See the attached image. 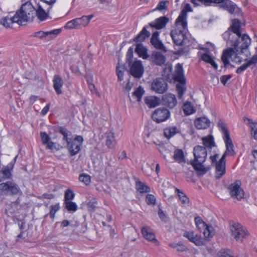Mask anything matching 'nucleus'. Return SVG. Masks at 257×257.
Segmentation results:
<instances>
[{"mask_svg": "<svg viewBox=\"0 0 257 257\" xmlns=\"http://www.w3.org/2000/svg\"><path fill=\"white\" fill-rule=\"evenodd\" d=\"M240 27V21L233 19L228 30L225 32L222 36L228 45L233 46L237 51L243 52L248 48L251 39L246 34L241 35Z\"/></svg>", "mask_w": 257, "mask_h": 257, "instance_id": "1", "label": "nucleus"}, {"mask_svg": "<svg viewBox=\"0 0 257 257\" xmlns=\"http://www.w3.org/2000/svg\"><path fill=\"white\" fill-rule=\"evenodd\" d=\"M176 27L171 31L170 35L174 44L176 46H182L184 48L190 46L191 44V38L187 33V24L185 27L179 24H175Z\"/></svg>", "mask_w": 257, "mask_h": 257, "instance_id": "2", "label": "nucleus"}, {"mask_svg": "<svg viewBox=\"0 0 257 257\" xmlns=\"http://www.w3.org/2000/svg\"><path fill=\"white\" fill-rule=\"evenodd\" d=\"M207 154L205 147L199 145L194 147V160L191 162V164L195 170L202 172L203 174L206 172L203 164L206 159Z\"/></svg>", "mask_w": 257, "mask_h": 257, "instance_id": "3", "label": "nucleus"}, {"mask_svg": "<svg viewBox=\"0 0 257 257\" xmlns=\"http://www.w3.org/2000/svg\"><path fill=\"white\" fill-rule=\"evenodd\" d=\"M35 9L30 2H27L16 12L14 18L20 23V25H23L34 18Z\"/></svg>", "mask_w": 257, "mask_h": 257, "instance_id": "4", "label": "nucleus"}, {"mask_svg": "<svg viewBox=\"0 0 257 257\" xmlns=\"http://www.w3.org/2000/svg\"><path fill=\"white\" fill-rule=\"evenodd\" d=\"M175 81L178 82L179 84L176 85V90L178 94L179 98H181L186 91V79L184 76V70L182 66L178 63L175 67V72L173 76Z\"/></svg>", "mask_w": 257, "mask_h": 257, "instance_id": "5", "label": "nucleus"}, {"mask_svg": "<svg viewBox=\"0 0 257 257\" xmlns=\"http://www.w3.org/2000/svg\"><path fill=\"white\" fill-rule=\"evenodd\" d=\"M93 17V15H91L74 19L66 23L65 28L69 29H80L85 27L89 24Z\"/></svg>", "mask_w": 257, "mask_h": 257, "instance_id": "6", "label": "nucleus"}, {"mask_svg": "<svg viewBox=\"0 0 257 257\" xmlns=\"http://www.w3.org/2000/svg\"><path fill=\"white\" fill-rule=\"evenodd\" d=\"M21 189L14 182L8 181L0 183V195H14L19 193Z\"/></svg>", "mask_w": 257, "mask_h": 257, "instance_id": "7", "label": "nucleus"}, {"mask_svg": "<svg viewBox=\"0 0 257 257\" xmlns=\"http://www.w3.org/2000/svg\"><path fill=\"white\" fill-rule=\"evenodd\" d=\"M231 236L238 242H242L248 235L245 227L238 223H234L230 226Z\"/></svg>", "mask_w": 257, "mask_h": 257, "instance_id": "8", "label": "nucleus"}, {"mask_svg": "<svg viewBox=\"0 0 257 257\" xmlns=\"http://www.w3.org/2000/svg\"><path fill=\"white\" fill-rule=\"evenodd\" d=\"M230 46L231 47L227 48L223 51L221 56V61L223 63L224 66L225 67H227L229 65H231V66L234 67L230 64L229 60L234 53H236V56L238 55L244 54L246 57H247L249 54L248 48L246 49V51H244V52H241V51H237L233 46Z\"/></svg>", "mask_w": 257, "mask_h": 257, "instance_id": "9", "label": "nucleus"}, {"mask_svg": "<svg viewBox=\"0 0 257 257\" xmlns=\"http://www.w3.org/2000/svg\"><path fill=\"white\" fill-rule=\"evenodd\" d=\"M83 141L81 136H77L74 139L67 143L66 147L71 156L76 155L80 151Z\"/></svg>", "mask_w": 257, "mask_h": 257, "instance_id": "10", "label": "nucleus"}, {"mask_svg": "<svg viewBox=\"0 0 257 257\" xmlns=\"http://www.w3.org/2000/svg\"><path fill=\"white\" fill-rule=\"evenodd\" d=\"M195 221L197 228L200 232L203 231L205 238H209L215 234L214 228L205 224L200 217H196Z\"/></svg>", "mask_w": 257, "mask_h": 257, "instance_id": "11", "label": "nucleus"}, {"mask_svg": "<svg viewBox=\"0 0 257 257\" xmlns=\"http://www.w3.org/2000/svg\"><path fill=\"white\" fill-rule=\"evenodd\" d=\"M61 29H55L52 31L47 32L40 31L34 33L33 34L32 36L34 37H37L41 39L43 41L47 42L53 39L61 32Z\"/></svg>", "mask_w": 257, "mask_h": 257, "instance_id": "12", "label": "nucleus"}, {"mask_svg": "<svg viewBox=\"0 0 257 257\" xmlns=\"http://www.w3.org/2000/svg\"><path fill=\"white\" fill-rule=\"evenodd\" d=\"M151 89L157 93L163 94L168 90V84L164 78H158L152 82Z\"/></svg>", "mask_w": 257, "mask_h": 257, "instance_id": "13", "label": "nucleus"}, {"mask_svg": "<svg viewBox=\"0 0 257 257\" xmlns=\"http://www.w3.org/2000/svg\"><path fill=\"white\" fill-rule=\"evenodd\" d=\"M241 182L237 180L230 184L228 187L231 196L238 200H241L244 197V192L240 187Z\"/></svg>", "mask_w": 257, "mask_h": 257, "instance_id": "14", "label": "nucleus"}, {"mask_svg": "<svg viewBox=\"0 0 257 257\" xmlns=\"http://www.w3.org/2000/svg\"><path fill=\"white\" fill-rule=\"evenodd\" d=\"M170 116V112L164 107L156 109L152 114V119L155 121L160 123L167 120Z\"/></svg>", "mask_w": 257, "mask_h": 257, "instance_id": "15", "label": "nucleus"}, {"mask_svg": "<svg viewBox=\"0 0 257 257\" xmlns=\"http://www.w3.org/2000/svg\"><path fill=\"white\" fill-rule=\"evenodd\" d=\"M144 72V67L141 61L137 60L132 63L130 73L133 77L139 79L143 76Z\"/></svg>", "mask_w": 257, "mask_h": 257, "instance_id": "16", "label": "nucleus"}, {"mask_svg": "<svg viewBox=\"0 0 257 257\" xmlns=\"http://www.w3.org/2000/svg\"><path fill=\"white\" fill-rule=\"evenodd\" d=\"M193 10L189 4H186L183 9L181 11L179 16L176 20L175 24L179 25V24L185 27L187 24V13L192 12Z\"/></svg>", "mask_w": 257, "mask_h": 257, "instance_id": "17", "label": "nucleus"}, {"mask_svg": "<svg viewBox=\"0 0 257 257\" xmlns=\"http://www.w3.org/2000/svg\"><path fill=\"white\" fill-rule=\"evenodd\" d=\"M162 103L163 105L172 109L176 106L177 101L174 94L169 93L162 96Z\"/></svg>", "mask_w": 257, "mask_h": 257, "instance_id": "18", "label": "nucleus"}, {"mask_svg": "<svg viewBox=\"0 0 257 257\" xmlns=\"http://www.w3.org/2000/svg\"><path fill=\"white\" fill-rule=\"evenodd\" d=\"M169 19L166 16L161 17L156 19L154 21L149 23V26L152 28L157 30H161L164 28L169 23Z\"/></svg>", "mask_w": 257, "mask_h": 257, "instance_id": "19", "label": "nucleus"}, {"mask_svg": "<svg viewBox=\"0 0 257 257\" xmlns=\"http://www.w3.org/2000/svg\"><path fill=\"white\" fill-rule=\"evenodd\" d=\"M160 35V32L158 31H156L154 32L151 38L150 42L151 44L157 49L165 51V47L162 42V41L160 40L159 37Z\"/></svg>", "mask_w": 257, "mask_h": 257, "instance_id": "20", "label": "nucleus"}, {"mask_svg": "<svg viewBox=\"0 0 257 257\" xmlns=\"http://www.w3.org/2000/svg\"><path fill=\"white\" fill-rule=\"evenodd\" d=\"M194 123L197 129L204 130L210 126V121L206 117H200L195 119Z\"/></svg>", "mask_w": 257, "mask_h": 257, "instance_id": "21", "label": "nucleus"}, {"mask_svg": "<svg viewBox=\"0 0 257 257\" xmlns=\"http://www.w3.org/2000/svg\"><path fill=\"white\" fill-rule=\"evenodd\" d=\"M47 8L44 9L43 7L38 4L37 9H35V14L38 19L41 21H45L48 17V14L50 12L47 11Z\"/></svg>", "mask_w": 257, "mask_h": 257, "instance_id": "22", "label": "nucleus"}, {"mask_svg": "<svg viewBox=\"0 0 257 257\" xmlns=\"http://www.w3.org/2000/svg\"><path fill=\"white\" fill-rule=\"evenodd\" d=\"M142 233L143 236L147 240L153 241L154 242H157L158 241L156 238L154 233L152 231L150 227L148 226L143 227L141 229Z\"/></svg>", "mask_w": 257, "mask_h": 257, "instance_id": "23", "label": "nucleus"}, {"mask_svg": "<svg viewBox=\"0 0 257 257\" xmlns=\"http://www.w3.org/2000/svg\"><path fill=\"white\" fill-rule=\"evenodd\" d=\"M145 102L149 108H154L160 105V99L155 96H149L145 98Z\"/></svg>", "mask_w": 257, "mask_h": 257, "instance_id": "24", "label": "nucleus"}, {"mask_svg": "<svg viewBox=\"0 0 257 257\" xmlns=\"http://www.w3.org/2000/svg\"><path fill=\"white\" fill-rule=\"evenodd\" d=\"M53 87L57 94L62 93L61 88L63 85V81L61 77L58 75H55L53 80Z\"/></svg>", "mask_w": 257, "mask_h": 257, "instance_id": "25", "label": "nucleus"}, {"mask_svg": "<svg viewBox=\"0 0 257 257\" xmlns=\"http://www.w3.org/2000/svg\"><path fill=\"white\" fill-rule=\"evenodd\" d=\"M225 144L226 150L225 153L229 156H234L235 154L234 150V146L230 137H226L223 138Z\"/></svg>", "mask_w": 257, "mask_h": 257, "instance_id": "26", "label": "nucleus"}, {"mask_svg": "<svg viewBox=\"0 0 257 257\" xmlns=\"http://www.w3.org/2000/svg\"><path fill=\"white\" fill-rule=\"evenodd\" d=\"M116 144V141L114 137V133L110 131L107 133L106 145L109 149L114 148Z\"/></svg>", "mask_w": 257, "mask_h": 257, "instance_id": "27", "label": "nucleus"}, {"mask_svg": "<svg viewBox=\"0 0 257 257\" xmlns=\"http://www.w3.org/2000/svg\"><path fill=\"white\" fill-rule=\"evenodd\" d=\"M135 52L140 57H142L144 59H147L149 57L147 53V49L141 43L137 45Z\"/></svg>", "mask_w": 257, "mask_h": 257, "instance_id": "28", "label": "nucleus"}, {"mask_svg": "<svg viewBox=\"0 0 257 257\" xmlns=\"http://www.w3.org/2000/svg\"><path fill=\"white\" fill-rule=\"evenodd\" d=\"M152 59L153 61L157 65H162L165 62V56L160 52H155L153 53Z\"/></svg>", "mask_w": 257, "mask_h": 257, "instance_id": "29", "label": "nucleus"}, {"mask_svg": "<svg viewBox=\"0 0 257 257\" xmlns=\"http://www.w3.org/2000/svg\"><path fill=\"white\" fill-rule=\"evenodd\" d=\"M147 26H145L140 33L134 39V41L136 42H142L144 41L147 38L150 36V33L147 30Z\"/></svg>", "mask_w": 257, "mask_h": 257, "instance_id": "30", "label": "nucleus"}, {"mask_svg": "<svg viewBox=\"0 0 257 257\" xmlns=\"http://www.w3.org/2000/svg\"><path fill=\"white\" fill-rule=\"evenodd\" d=\"M176 191L177 192L178 196L179 197V200L181 202L182 206L183 207H187L189 206V199L186 195V194L181 191L179 189L176 188Z\"/></svg>", "mask_w": 257, "mask_h": 257, "instance_id": "31", "label": "nucleus"}, {"mask_svg": "<svg viewBox=\"0 0 257 257\" xmlns=\"http://www.w3.org/2000/svg\"><path fill=\"white\" fill-rule=\"evenodd\" d=\"M179 133V129L174 126H169L164 129V136L167 139H170Z\"/></svg>", "mask_w": 257, "mask_h": 257, "instance_id": "32", "label": "nucleus"}, {"mask_svg": "<svg viewBox=\"0 0 257 257\" xmlns=\"http://www.w3.org/2000/svg\"><path fill=\"white\" fill-rule=\"evenodd\" d=\"M225 165L216 162L215 178L220 179L225 173Z\"/></svg>", "mask_w": 257, "mask_h": 257, "instance_id": "33", "label": "nucleus"}, {"mask_svg": "<svg viewBox=\"0 0 257 257\" xmlns=\"http://www.w3.org/2000/svg\"><path fill=\"white\" fill-rule=\"evenodd\" d=\"M17 156L15 157V159L13 161L10 162L7 166L3 170L2 173L3 174V177L5 178H10L12 174L11 171L13 169Z\"/></svg>", "mask_w": 257, "mask_h": 257, "instance_id": "34", "label": "nucleus"}, {"mask_svg": "<svg viewBox=\"0 0 257 257\" xmlns=\"http://www.w3.org/2000/svg\"><path fill=\"white\" fill-rule=\"evenodd\" d=\"M201 58L202 61L210 64L215 70L218 68V65L213 60V57L209 54V52L203 54Z\"/></svg>", "mask_w": 257, "mask_h": 257, "instance_id": "35", "label": "nucleus"}, {"mask_svg": "<svg viewBox=\"0 0 257 257\" xmlns=\"http://www.w3.org/2000/svg\"><path fill=\"white\" fill-rule=\"evenodd\" d=\"M203 145L206 148L211 149L215 146V142L212 136L209 135L208 136L203 137L202 138Z\"/></svg>", "mask_w": 257, "mask_h": 257, "instance_id": "36", "label": "nucleus"}, {"mask_svg": "<svg viewBox=\"0 0 257 257\" xmlns=\"http://www.w3.org/2000/svg\"><path fill=\"white\" fill-rule=\"evenodd\" d=\"M14 23H16L20 25V23L18 21H17V19H15L14 16L10 18L8 17H4L1 21V24L7 28L10 27L12 24Z\"/></svg>", "mask_w": 257, "mask_h": 257, "instance_id": "37", "label": "nucleus"}, {"mask_svg": "<svg viewBox=\"0 0 257 257\" xmlns=\"http://www.w3.org/2000/svg\"><path fill=\"white\" fill-rule=\"evenodd\" d=\"M185 115H189L195 112L196 109L190 102H186L182 107Z\"/></svg>", "mask_w": 257, "mask_h": 257, "instance_id": "38", "label": "nucleus"}, {"mask_svg": "<svg viewBox=\"0 0 257 257\" xmlns=\"http://www.w3.org/2000/svg\"><path fill=\"white\" fill-rule=\"evenodd\" d=\"M136 189L141 193H148L150 192V187L145 183L140 181L136 182Z\"/></svg>", "mask_w": 257, "mask_h": 257, "instance_id": "39", "label": "nucleus"}, {"mask_svg": "<svg viewBox=\"0 0 257 257\" xmlns=\"http://www.w3.org/2000/svg\"><path fill=\"white\" fill-rule=\"evenodd\" d=\"M173 158L176 161L179 163L185 162L184 153L182 150H176L174 153Z\"/></svg>", "mask_w": 257, "mask_h": 257, "instance_id": "40", "label": "nucleus"}, {"mask_svg": "<svg viewBox=\"0 0 257 257\" xmlns=\"http://www.w3.org/2000/svg\"><path fill=\"white\" fill-rule=\"evenodd\" d=\"M248 122L250 124L251 134L254 139L257 140V123L253 122L249 118H246Z\"/></svg>", "mask_w": 257, "mask_h": 257, "instance_id": "41", "label": "nucleus"}, {"mask_svg": "<svg viewBox=\"0 0 257 257\" xmlns=\"http://www.w3.org/2000/svg\"><path fill=\"white\" fill-rule=\"evenodd\" d=\"M59 132L63 135V140L66 141L67 143L72 139L68 137V136L71 135V132L67 129L61 127L59 130Z\"/></svg>", "mask_w": 257, "mask_h": 257, "instance_id": "42", "label": "nucleus"}, {"mask_svg": "<svg viewBox=\"0 0 257 257\" xmlns=\"http://www.w3.org/2000/svg\"><path fill=\"white\" fill-rule=\"evenodd\" d=\"M60 209V204L58 203L55 205H52L50 206L49 215L50 217L54 220L55 217L56 213Z\"/></svg>", "mask_w": 257, "mask_h": 257, "instance_id": "43", "label": "nucleus"}, {"mask_svg": "<svg viewBox=\"0 0 257 257\" xmlns=\"http://www.w3.org/2000/svg\"><path fill=\"white\" fill-rule=\"evenodd\" d=\"M218 126L222 133L223 138L230 136L229 133L226 127L225 124L223 121H219L218 123Z\"/></svg>", "mask_w": 257, "mask_h": 257, "instance_id": "44", "label": "nucleus"}, {"mask_svg": "<svg viewBox=\"0 0 257 257\" xmlns=\"http://www.w3.org/2000/svg\"><path fill=\"white\" fill-rule=\"evenodd\" d=\"M65 207L68 211L75 212L77 209V205L76 203L72 201L64 202Z\"/></svg>", "mask_w": 257, "mask_h": 257, "instance_id": "45", "label": "nucleus"}, {"mask_svg": "<svg viewBox=\"0 0 257 257\" xmlns=\"http://www.w3.org/2000/svg\"><path fill=\"white\" fill-rule=\"evenodd\" d=\"M74 196L75 194L71 189H67L64 195L65 202L72 201V200L74 199Z\"/></svg>", "mask_w": 257, "mask_h": 257, "instance_id": "46", "label": "nucleus"}, {"mask_svg": "<svg viewBox=\"0 0 257 257\" xmlns=\"http://www.w3.org/2000/svg\"><path fill=\"white\" fill-rule=\"evenodd\" d=\"M145 93V90L144 89L141 87L139 86L138 88H137V89L133 93V96H135L137 98V100L139 101L141 100L142 96Z\"/></svg>", "mask_w": 257, "mask_h": 257, "instance_id": "47", "label": "nucleus"}, {"mask_svg": "<svg viewBox=\"0 0 257 257\" xmlns=\"http://www.w3.org/2000/svg\"><path fill=\"white\" fill-rule=\"evenodd\" d=\"M190 241L192 242L197 246L202 245L204 243L203 238L200 235L197 234L194 236Z\"/></svg>", "mask_w": 257, "mask_h": 257, "instance_id": "48", "label": "nucleus"}, {"mask_svg": "<svg viewBox=\"0 0 257 257\" xmlns=\"http://www.w3.org/2000/svg\"><path fill=\"white\" fill-rule=\"evenodd\" d=\"M158 150L160 153L163 156L165 159L166 158L167 155L170 154V151L167 147L164 145L159 146Z\"/></svg>", "mask_w": 257, "mask_h": 257, "instance_id": "49", "label": "nucleus"}, {"mask_svg": "<svg viewBox=\"0 0 257 257\" xmlns=\"http://www.w3.org/2000/svg\"><path fill=\"white\" fill-rule=\"evenodd\" d=\"M79 181L88 185L90 183V177L87 174H83L79 176Z\"/></svg>", "mask_w": 257, "mask_h": 257, "instance_id": "50", "label": "nucleus"}, {"mask_svg": "<svg viewBox=\"0 0 257 257\" xmlns=\"http://www.w3.org/2000/svg\"><path fill=\"white\" fill-rule=\"evenodd\" d=\"M40 137L41 138L42 142L44 145H46L50 141V137L45 132H41L40 133Z\"/></svg>", "mask_w": 257, "mask_h": 257, "instance_id": "51", "label": "nucleus"}, {"mask_svg": "<svg viewBox=\"0 0 257 257\" xmlns=\"http://www.w3.org/2000/svg\"><path fill=\"white\" fill-rule=\"evenodd\" d=\"M146 201L148 205H154L156 203V198L152 194H148L146 196Z\"/></svg>", "mask_w": 257, "mask_h": 257, "instance_id": "52", "label": "nucleus"}, {"mask_svg": "<svg viewBox=\"0 0 257 257\" xmlns=\"http://www.w3.org/2000/svg\"><path fill=\"white\" fill-rule=\"evenodd\" d=\"M126 60L128 65H130L131 63L132 62V59L133 58V48L132 47H130L127 52L126 55Z\"/></svg>", "mask_w": 257, "mask_h": 257, "instance_id": "53", "label": "nucleus"}, {"mask_svg": "<svg viewBox=\"0 0 257 257\" xmlns=\"http://www.w3.org/2000/svg\"><path fill=\"white\" fill-rule=\"evenodd\" d=\"M169 2L167 1H161L159 2L157 6L156 10H158L160 11H161L164 10H166L167 9V4Z\"/></svg>", "mask_w": 257, "mask_h": 257, "instance_id": "54", "label": "nucleus"}, {"mask_svg": "<svg viewBox=\"0 0 257 257\" xmlns=\"http://www.w3.org/2000/svg\"><path fill=\"white\" fill-rule=\"evenodd\" d=\"M42 3L46 4L48 7L47 10L50 12L52 9L53 6L56 3L57 0H40Z\"/></svg>", "mask_w": 257, "mask_h": 257, "instance_id": "55", "label": "nucleus"}, {"mask_svg": "<svg viewBox=\"0 0 257 257\" xmlns=\"http://www.w3.org/2000/svg\"><path fill=\"white\" fill-rule=\"evenodd\" d=\"M217 257H234L230 253L229 250H222L219 251L217 255Z\"/></svg>", "mask_w": 257, "mask_h": 257, "instance_id": "56", "label": "nucleus"}, {"mask_svg": "<svg viewBox=\"0 0 257 257\" xmlns=\"http://www.w3.org/2000/svg\"><path fill=\"white\" fill-rule=\"evenodd\" d=\"M47 149L53 150H55L58 151L60 149V145H57V143L50 141L49 143L46 145Z\"/></svg>", "mask_w": 257, "mask_h": 257, "instance_id": "57", "label": "nucleus"}, {"mask_svg": "<svg viewBox=\"0 0 257 257\" xmlns=\"http://www.w3.org/2000/svg\"><path fill=\"white\" fill-rule=\"evenodd\" d=\"M97 204V200L95 198L90 200L87 204L88 207L91 210H94Z\"/></svg>", "mask_w": 257, "mask_h": 257, "instance_id": "58", "label": "nucleus"}, {"mask_svg": "<svg viewBox=\"0 0 257 257\" xmlns=\"http://www.w3.org/2000/svg\"><path fill=\"white\" fill-rule=\"evenodd\" d=\"M232 77L231 75H223L220 77V82L224 85H225L227 82L231 79Z\"/></svg>", "mask_w": 257, "mask_h": 257, "instance_id": "59", "label": "nucleus"}, {"mask_svg": "<svg viewBox=\"0 0 257 257\" xmlns=\"http://www.w3.org/2000/svg\"><path fill=\"white\" fill-rule=\"evenodd\" d=\"M116 74L119 81H122L123 79V72L120 70V67L119 66L116 67Z\"/></svg>", "mask_w": 257, "mask_h": 257, "instance_id": "60", "label": "nucleus"}, {"mask_svg": "<svg viewBox=\"0 0 257 257\" xmlns=\"http://www.w3.org/2000/svg\"><path fill=\"white\" fill-rule=\"evenodd\" d=\"M196 234H195L193 231H185L183 235H184V236L187 238L190 241H191Z\"/></svg>", "mask_w": 257, "mask_h": 257, "instance_id": "61", "label": "nucleus"}, {"mask_svg": "<svg viewBox=\"0 0 257 257\" xmlns=\"http://www.w3.org/2000/svg\"><path fill=\"white\" fill-rule=\"evenodd\" d=\"M248 67L247 64L246 63L243 64L241 66L239 67L236 70V72L237 74H240L244 70H245Z\"/></svg>", "mask_w": 257, "mask_h": 257, "instance_id": "62", "label": "nucleus"}, {"mask_svg": "<svg viewBox=\"0 0 257 257\" xmlns=\"http://www.w3.org/2000/svg\"><path fill=\"white\" fill-rule=\"evenodd\" d=\"M54 198V195L52 194L44 193L42 195L38 197L40 199H52Z\"/></svg>", "mask_w": 257, "mask_h": 257, "instance_id": "63", "label": "nucleus"}, {"mask_svg": "<svg viewBox=\"0 0 257 257\" xmlns=\"http://www.w3.org/2000/svg\"><path fill=\"white\" fill-rule=\"evenodd\" d=\"M257 63V55H254L250 60H249L246 64L248 67Z\"/></svg>", "mask_w": 257, "mask_h": 257, "instance_id": "64", "label": "nucleus"}]
</instances>
